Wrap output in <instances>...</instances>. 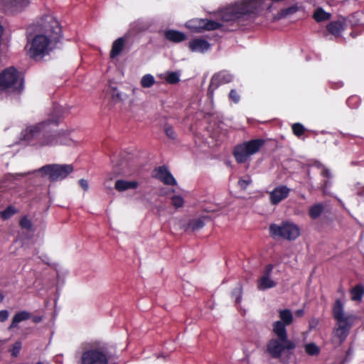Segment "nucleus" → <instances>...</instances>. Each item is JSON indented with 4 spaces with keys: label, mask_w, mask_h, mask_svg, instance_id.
<instances>
[{
    "label": "nucleus",
    "mask_w": 364,
    "mask_h": 364,
    "mask_svg": "<svg viewBox=\"0 0 364 364\" xmlns=\"http://www.w3.org/2000/svg\"><path fill=\"white\" fill-rule=\"evenodd\" d=\"M26 49L29 56L41 60L53 50L61 38V28L52 16H45L26 29Z\"/></svg>",
    "instance_id": "1"
},
{
    "label": "nucleus",
    "mask_w": 364,
    "mask_h": 364,
    "mask_svg": "<svg viewBox=\"0 0 364 364\" xmlns=\"http://www.w3.org/2000/svg\"><path fill=\"white\" fill-rule=\"evenodd\" d=\"M56 119H48L35 125L28 127L21 132L22 139L33 146H45L70 145L71 139L68 133L49 134L50 127L58 126Z\"/></svg>",
    "instance_id": "2"
},
{
    "label": "nucleus",
    "mask_w": 364,
    "mask_h": 364,
    "mask_svg": "<svg viewBox=\"0 0 364 364\" xmlns=\"http://www.w3.org/2000/svg\"><path fill=\"white\" fill-rule=\"evenodd\" d=\"M264 0H243L229 6L220 12L222 21L225 22L247 19L262 9Z\"/></svg>",
    "instance_id": "3"
},
{
    "label": "nucleus",
    "mask_w": 364,
    "mask_h": 364,
    "mask_svg": "<svg viewBox=\"0 0 364 364\" xmlns=\"http://www.w3.org/2000/svg\"><path fill=\"white\" fill-rule=\"evenodd\" d=\"M110 358L111 354L105 343L92 341L82 343L78 364H109Z\"/></svg>",
    "instance_id": "4"
},
{
    "label": "nucleus",
    "mask_w": 364,
    "mask_h": 364,
    "mask_svg": "<svg viewBox=\"0 0 364 364\" xmlns=\"http://www.w3.org/2000/svg\"><path fill=\"white\" fill-rule=\"evenodd\" d=\"M272 331L277 338L268 342L267 350L273 358H279L283 353L296 348L295 343L288 338L287 329L279 322L273 323Z\"/></svg>",
    "instance_id": "5"
},
{
    "label": "nucleus",
    "mask_w": 364,
    "mask_h": 364,
    "mask_svg": "<svg viewBox=\"0 0 364 364\" xmlns=\"http://www.w3.org/2000/svg\"><path fill=\"white\" fill-rule=\"evenodd\" d=\"M333 316L336 321L333 333L341 342H343L347 338L355 316L345 312L343 304L340 300H336L333 306Z\"/></svg>",
    "instance_id": "6"
},
{
    "label": "nucleus",
    "mask_w": 364,
    "mask_h": 364,
    "mask_svg": "<svg viewBox=\"0 0 364 364\" xmlns=\"http://www.w3.org/2000/svg\"><path fill=\"white\" fill-rule=\"evenodd\" d=\"M23 89V80L16 69L11 67L0 73V90L19 94Z\"/></svg>",
    "instance_id": "7"
},
{
    "label": "nucleus",
    "mask_w": 364,
    "mask_h": 364,
    "mask_svg": "<svg viewBox=\"0 0 364 364\" xmlns=\"http://www.w3.org/2000/svg\"><path fill=\"white\" fill-rule=\"evenodd\" d=\"M264 144L263 139H256L236 146L233 151L236 161L239 164L245 163L252 155L259 151Z\"/></svg>",
    "instance_id": "8"
},
{
    "label": "nucleus",
    "mask_w": 364,
    "mask_h": 364,
    "mask_svg": "<svg viewBox=\"0 0 364 364\" xmlns=\"http://www.w3.org/2000/svg\"><path fill=\"white\" fill-rule=\"evenodd\" d=\"M71 164H48L42 166L36 171L42 176H48L50 181H61L73 171Z\"/></svg>",
    "instance_id": "9"
},
{
    "label": "nucleus",
    "mask_w": 364,
    "mask_h": 364,
    "mask_svg": "<svg viewBox=\"0 0 364 364\" xmlns=\"http://www.w3.org/2000/svg\"><path fill=\"white\" fill-rule=\"evenodd\" d=\"M269 232L273 237H280L287 240H294L300 235L299 228L291 222H283L280 225L272 224Z\"/></svg>",
    "instance_id": "10"
},
{
    "label": "nucleus",
    "mask_w": 364,
    "mask_h": 364,
    "mask_svg": "<svg viewBox=\"0 0 364 364\" xmlns=\"http://www.w3.org/2000/svg\"><path fill=\"white\" fill-rule=\"evenodd\" d=\"M186 26L191 31L200 33L203 31H213L222 26L221 23L205 18H195L186 23Z\"/></svg>",
    "instance_id": "11"
},
{
    "label": "nucleus",
    "mask_w": 364,
    "mask_h": 364,
    "mask_svg": "<svg viewBox=\"0 0 364 364\" xmlns=\"http://www.w3.org/2000/svg\"><path fill=\"white\" fill-rule=\"evenodd\" d=\"M30 4V0H0V11L8 15H16L23 11Z\"/></svg>",
    "instance_id": "12"
},
{
    "label": "nucleus",
    "mask_w": 364,
    "mask_h": 364,
    "mask_svg": "<svg viewBox=\"0 0 364 364\" xmlns=\"http://www.w3.org/2000/svg\"><path fill=\"white\" fill-rule=\"evenodd\" d=\"M233 76L228 71L223 70L213 75L208 87V92H213L220 85L230 82Z\"/></svg>",
    "instance_id": "13"
},
{
    "label": "nucleus",
    "mask_w": 364,
    "mask_h": 364,
    "mask_svg": "<svg viewBox=\"0 0 364 364\" xmlns=\"http://www.w3.org/2000/svg\"><path fill=\"white\" fill-rule=\"evenodd\" d=\"M273 269L272 264H268L265 267V270L258 280L257 289L264 291L277 286V282L271 278V273Z\"/></svg>",
    "instance_id": "14"
},
{
    "label": "nucleus",
    "mask_w": 364,
    "mask_h": 364,
    "mask_svg": "<svg viewBox=\"0 0 364 364\" xmlns=\"http://www.w3.org/2000/svg\"><path fill=\"white\" fill-rule=\"evenodd\" d=\"M290 188L287 186L280 185L275 187L269 193V200L272 205H277L283 200L286 199L290 193Z\"/></svg>",
    "instance_id": "15"
},
{
    "label": "nucleus",
    "mask_w": 364,
    "mask_h": 364,
    "mask_svg": "<svg viewBox=\"0 0 364 364\" xmlns=\"http://www.w3.org/2000/svg\"><path fill=\"white\" fill-rule=\"evenodd\" d=\"M154 176L166 185H176V179L164 166L156 168L154 170Z\"/></svg>",
    "instance_id": "16"
},
{
    "label": "nucleus",
    "mask_w": 364,
    "mask_h": 364,
    "mask_svg": "<svg viewBox=\"0 0 364 364\" xmlns=\"http://www.w3.org/2000/svg\"><path fill=\"white\" fill-rule=\"evenodd\" d=\"M188 48L194 53H204L210 48V44L205 39L197 38L189 41Z\"/></svg>",
    "instance_id": "17"
},
{
    "label": "nucleus",
    "mask_w": 364,
    "mask_h": 364,
    "mask_svg": "<svg viewBox=\"0 0 364 364\" xmlns=\"http://www.w3.org/2000/svg\"><path fill=\"white\" fill-rule=\"evenodd\" d=\"M139 186L136 181H126L119 179L115 181L114 188L119 192H123L129 189H136Z\"/></svg>",
    "instance_id": "18"
},
{
    "label": "nucleus",
    "mask_w": 364,
    "mask_h": 364,
    "mask_svg": "<svg viewBox=\"0 0 364 364\" xmlns=\"http://www.w3.org/2000/svg\"><path fill=\"white\" fill-rule=\"evenodd\" d=\"M25 175H26V173H9L6 175L2 181L1 188H5L6 189H12L15 188V181L21 179Z\"/></svg>",
    "instance_id": "19"
},
{
    "label": "nucleus",
    "mask_w": 364,
    "mask_h": 364,
    "mask_svg": "<svg viewBox=\"0 0 364 364\" xmlns=\"http://www.w3.org/2000/svg\"><path fill=\"white\" fill-rule=\"evenodd\" d=\"M278 313L280 320L277 321L276 322H279L284 328H286V326H289L293 323V314L289 309H279Z\"/></svg>",
    "instance_id": "20"
},
{
    "label": "nucleus",
    "mask_w": 364,
    "mask_h": 364,
    "mask_svg": "<svg viewBox=\"0 0 364 364\" xmlns=\"http://www.w3.org/2000/svg\"><path fill=\"white\" fill-rule=\"evenodd\" d=\"M125 41V38L120 37L113 42L110 51L111 58L114 59L120 55L124 48Z\"/></svg>",
    "instance_id": "21"
},
{
    "label": "nucleus",
    "mask_w": 364,
    "mask_h": 364,
    "mask_svg": "<svg viewBox=\"0 0 364 364\" xmlns=\"http://www.w3.org/2000/svg\"><path fill=\"white\" fill-rule=\"evenodd\" d=\"M164 36L166 39L173 43H180L186 39V35L176 30H167Z\"/></svg>",
    "instance_id": "22"
},
{
    "label": "nucleus",
    "mask_w": 364,
    "mask_h": 364,
    "mask_svg": "<svg viewBox=\"0 0 364 364\" xmlns=\"http://www.w3.org/2000/svg\"><path fill=\"white\" fill-rule=\"evenodd\" d=\"M327 30L331 34L338 36L344 30V21L342 20L331 21L327 25Z\"/></svg>",
    "instance_id": "23"
},
{
    "label": "nucleus",
    "mask_w": 364,
    "mask_h": 364,
    "mask_svg": "<svg viewBox=\"0 0 364 364\" xmlns=\"http://www.w3.org/2000/svg\"><path fill=\"white\" fill-rule=\"evenodd\" d=\"M31 316V314L26 311L17 312L13 317L11 323L9 327V330H11L16 327L19 323L29 319Z\"/></svg>",
    "instance_id": "24"
},
{
    "label": "nucleus",
    "mask_w": 364,
    "mask_h": 364,
    "mask_svg": "<svg viewBox=\"0 0 364 364\" xmlns=\"http://www.w3.org/2000/svg\"><path fill=\"white\" fill-rule=\"evenodd\" d=\"M324 206L321 203H316L311 206L309 210V215L311 219L318 218L323 212Z\"/></svg>",
    "instance_id": "25"
},
{
    "label": "nucleus",
    "mask_w": 364,
    "mask_h": 364,
    "mask_svg": "<svg viewBox=\"0 0 364 364\" xmlns=\"http://www.w3.org/2000/svg\"><path fill=\"white\" fill-rule=\"evenodd\" d=\"M313 17L316 21L321 22L328 20L331 18V14L326 12L321 8H318L315 11Z\"/></svg>",
    "instance_id": "26"
},
{
    "label": "nucleus",
    "mask_w": 364,
    "mask_h": 364,
    "mask_svg": "<svg viewBox=\"0 0 364 364\" xmlns=\"http://www.w3.org/2000/svg\"><path fill=\"white\" fill-rule=\"evenodd\" d=\"M352 300L360 301L364 294V287L361 285L355 286L351 290Z\"/></svg>",
    "instance_id": "27"
},
{
    "label": "nucleus",
    "mask_w": 364,
    "mask_h": 364,
    "mask_svg": "<svg viewBox=\"0 0 364 364\" xmlns=\"http://www.w3.org/2000/svg\"><path fill=\"white\" fill-rule=\"evenodd\" d=\"M305 352L309 355H318L320 353V348L314 343H307L304 346Z\"/></svg>",
    "instance_id": "28"
},
{
    "label": "nucleus",
    "mask_w": 364,
    "mask_h": 364,
    "mask_svg": "<svg viewBox=\"0 0 364 364\" xmlns=\"http://www.w3.org/2000/svg\"><path fill=\"white\" fill-rule=\"evenodd\" d=\"M154 77L151 74L144 75L141 80V85L145 88L151 87L154 85Z\"/></svg>",
    "instance_id": "29"
},
{
    "label": "nucleus",
    "mask_w": 364,
    "mask_h": 364,
    "mask_svg": "<svg viewBox=\"0 0 364 364\" xmlns=\"http://www.w3.org/2000/svg\"><path fill=\"white\" fill-rule=\"evenodd\" d=\"M205 223L201 218L192 220L188 223V228L193 231L198 230L203 228Z\"/></svg>",
    "instance_id": "30"
},
{
    "label": "nucleus",
    "mask_w": 364,
    "mask_h": 364,
    "mask_svg": "<svg viewBox=\"0 0 364 364\" xmlns=\"http://www.w3.org/2000/svg\"><path fill=\"white\" fill-rule=\"evenodd\" d=\"M17 210L15 208L10 205L8 208H6L4 210L0 212V217L3 220H7L10 218L12 215H14Z\"/></svg>",
    "instance_id": "31"
},
{
    "label": "nucleus",
    "mask_w": 364,
    "mask_h": 364,
    "mask_svg": "<svg viewBox=\"0 0 364 364\" xmlns=\"http://www.w3.org/2000/svg\"><path fill=\"white\" fill-rule=\"evenodd\" d=\"M179 77L180 74L177 72H169L166 73L165 80L169 84H176L180 80Z\"/></svg>",
    "instance_id": "32"
},
{
    "label": "nucleus",
    "mask_w": 364,
    "mask_h": 364,
    "mask_svg": "<svg viewBox=\"0 0 364 364\" xmlns=\"http://www.w3.org/2000/svg\"><path fill=\"white\" fill-rule=\"evenodd\" d=\"M171 204L176 208H181L184 204V200L181 196H173L171 197Z\"/></svg>",
    "instance_id": "33"
},
{
    "label": "nucleus",
    "mask_w": 364,
    "mask_h": 364,
    "mask_svg": "<svg viewBox=\"0 0 364 364\" xmlns=\"http://www.w3.org/2000/svg\"><path fill=\"white\" fill-rule=\"evenodd\" d=\"M292 131L296 136H301L304 134L305 128L301 123H295L292 125Z\"/></svg>",
    "instance_id": "34"
},
{
    "label": "nucleus",
    "mask_w": 364,
    "mask_h": 364,
    "mask_svg": "<svg viewBox=\"0 0 364 364\" xmlns=\"http://www.w3.org/2000/svg\"><path fill=\"white\" fill-rule=\"evenodd\" d=\"M314 166L320 170L322 176L331 178V175L328 169L326 168L322 164L316 163Z\"/></svg>",
    "instance_id": "35"
},
{
    "label": "nucleus",
    "mask_w": 364,
    "mask_h": 364,
    "mask_svg": "<svg viewBox=\"0 0 364 364\" xmlns=\"http://www.w3.org/2000/svg\"><path fill=\"white\" fill-rule=\"evenodd\" d=\"M21 347H22V343L21 341H16L12 348L11 349V355L12 356L14 357H16L18 354H19V352L21 349Z\"/></svg>",
    "instance_id": "36"
},
{
    "label": "nucleus",
    "mask_w": 364,
    "mask_h": 364,
    "mask_svg": "<svg viewBox=\"0 0 364 364\" xmlns=\"http://www.w3.org/2000/svg\"><path fill=\"white\" fill-rule=\"evenodd\" d=\"M229 98L235 103H238L240 100V95L236 90L232 89L229 93Z\"/></svg>",
    "instance_id": "37"
},
{
    "label": "nucleus",
    "mask_w": 364,
    "mask_h": 364,
    "mask_svg": "<svg viewBox=\"0 0 364 364\" xmlns=\"http://www.w3.org/2000/svg\"><path fill=\"white\" fill-rule=\"evenodd\" d=\"M19 224L22 228L26 229V230H30L32 227L31 222L26 217H23L20 220Z\"/></svg>",
    "instance_id": "38"
},
{
    "label": "nucleus",
    "mask_w": 364,
    "mask_h": 364,
    "mask_svg": "<svg viewBox=\"0 0 364 364\" xmlns=\"http://www.w3.org/2000/svg\"><path fill=\"white\" fill-rule=\"evenodd\" d=\"M232 296L235 297L236 303H240L242 300V288L238 287L232 291Z\"/></svg>",
    "instance_id": "39"
},
{
    "label": "nucleus",
    "mask_w": 364,
    "mask_h": 364,
    "mask_svg": "<svg viewBox=\"0 0 364 364\" xmlns=\"http://www.w3.org/2000/svg\"><path fill=\"white\" fill-rule=\"evenodd\" d=\"M346 103L348 107L351 108H356L358 106V98L355 96L350 97L347 100Z\"/></svg>",
    "instance_id": "40"
},
{
    "label": "nucleus",
    "mask_w": 364,
    "mask_h": 364,
    "mask_svg": "<svg viewBox=\"0 0 364 364\" xmlns=\"http://www.w3.org/2000/svg\"><path fill=\"white\" fill-rule=\"evenodd\" d=\"M251 182V179L248 177L247 179H240L238 184L242 189H246Z\"/></svg>",
    "instance_id": "41"
},
{
    "label": "nucleus",
    "mask_w": 364,
    "mask_h": 364,
    "mask_svg": "<svg viewBox=\"0 0 364 364\" xmlns=\"http://www.w3.org/2000/svg\"><path fill=\"white\" fill-rule=\"evenodd\" d=\"M354 191L356 192L358 196H364V185H362L360 183H357L355 185Z\"/></svg>",
    "instance_id": "42"
},
{
    "label": "nucleus",
    "mask_w": 364,
    "mask_h": 364,
    "mask_svg": "<svg viewBox=\"0 0 364 364\" xmlns=\"http://www.w3.org/2000/svg\"><path fill=\"white\" fill-rule=\"evenodd\" d=\"M9 313L7 310L0 311V322L6 321L9 318Z\"/></svg>",
    "instance_id": "43"
},
{
    "label": "nucleus",
    "mask_w": 364,
    "mask_h": 364,
    "mask_svg": "<svg viewBox=\"0 0 364 364\" xmlns=\"http://www.w3.org/2000/svg\"><path fill=\"white\" fill-rule=\"evenodd\" d=\"M165 132H166V135L169 138H171V139H174L175 138L176 134H175L174 130L173 129L172 127H166V129H165Z\"/></svg>",
    "instance_id": "44"
},
{
    "label": "nucleus",
    "mask_w": 364,
    "mask_h": 364,
    "mask_svg": "<svg viewBox=\"0 0 364 364\" xmlns=\"http://www.w3.org/2000/svg\"><path fill=\"white\" fill-rule=\"evenodd\" d=\"M79 184L85 191H87L89 189V184L87 180L80 179L79 181Z\"/></svg>",
    "instance_id": "45"
},
{
    "label": "nucleus",
    "mask_w": 364,
    "mask_h": 364,
    "mask_svg": "<svg viewBox=\"0 0 364 364\" xmlns=\"http://www.w3.org/2000/svg\"><path fill=\"white\" fill-rule=\"evenodd\" d=\"M295 11H296V9L293 7H291V8L287 9L286 10L282 11V16H286L289 14L294 13Z\"/></svg>",
    "instance_id": "46"
},
{
    "label": "nucleus",
    "mask_w": 364,
    "mask_h": 364,
    "mask_svg": "<svg viewBox=\"0 0 364 364\" xmlns=\"http://www.w3.org/2000/svg\"><path fill=\"white\" fill-rule=\"evenodd\" d=\"M304 311L303 309H298L295 311V314L298 316H302L304 315Z\"/></svg>",
    "instance_id": "47"
},
{
    "label": "nucleus",
    "mask_w": 364,
    "mask_h": 364,
    "mask_svg": "<svg viewBox=\"0 0 364 364\" xmlns=\"http://www.w3.org/2000/svg\"><path fill=\"white\" fill-rule=\"evenodd\" d=\"M41 319H42V318H41V316H34V317L33 318V322H35V323H38V322H40V321H41Z\"/></svg>",
    "instance_id": "48"
},
{
    "label": "nucleus",
    "mask_w": 364,
    "mask_h": 364,
    "mask_svg": "<svg viewBox=\"0 0 364 364\" xmlns=\"http://www.w3.org/2000/svg\"><path fill=\"white\" fill-rule=\"evenodd\" d=\"M116 98L119 100H121L122 98H121V94L119 92H117L116 93Z\"/></svg>",
    "instance_id": "49"
},
{
    "label": "nucleus",
    "mask_w": 364,
    "mask_h": 364,
    "mask_svg": "<svg viewBox=\"0 0 364 364\" xmlns=\"http://www.w3.org/2000/svg\"><path fill=\"white\" fill-rule=\"evenodd\" d=\"M328 185H329V184H328V181H324V183H323V188H326L328 186Z\"/></svg>",
    "instance_id": "50"
},
{
    "label": "nucleus",
    "mask_w": 364,
    "mask_h": 364,
    "mask_svg": "<svg viewBox=\"0 0 364 364\" xmlns=\"http://www.w3.org/2000/svg\"><path fill=\"white\" fill-rule=\"evenodd\" d=\"M341 86H343V83L342 82H338L336 87H340Z\"/></svg>",
    "instance_id": "51"
},
{
    "label": "nucleus",
    "mask_w": 364,
    "mask_h": 364,
    "mask_svg": "<svg viewBox=\"0 0 364 364\" xmlns=\"http://www.w3.org/2000/svg\"><path fill=\"white\" fill-rule=\"evenodd\" d=\"M4 296L0 293V302H1L4 300Z\"/></svg>",
    "instance_id": "52"
},
{
    "label": "nucleus",
    "mask_w": 364,
    "mask_h": 364,
    "mask_svg": "<svg viewBox=\"0 0 364 364\" xmlns=\"http://www.w3.org/2000/svg\"><path fill=\"white\" fill-rule=\"evenodd\" d=\"M308 178H309V179H311V176H310V171H308Z\"/></svg>",
    "instance_id": "53"
},
{
    "label": "nucleus",
    "mask_w": 364,
    "mask_h": 364,
    "mask_svg": "<svg viewBox=\"0 0 364 364\" xmlns=\"http://www.w3.org/2000/svg\"><path fill=\"white\" fill-rule=\"evenodd\" d=\"M343 137H346L348 136H350V134H343Z\"/></svg>",
    "instance_id": "54"
},
{
    "label": "nucleus",
    "mask_w": 364,
    "mask_h": 364,
    "mask_svg": "<svg viewBox=\"0 0 364 364\" xmlns=\"http://www.w3.org/2000/svg\"><path fill=\"white\" fill-rule=\"evenodd\" d=\"M0 92H3L2 90H0Z\"/></svg>",
    "instance_id": "55"
}]
</instances>
